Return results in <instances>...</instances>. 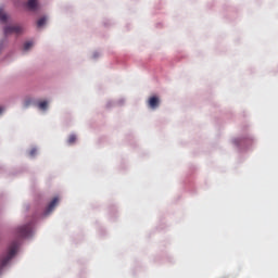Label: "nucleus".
<instances>
[{
  "mask_svg": "<svg viewBox=\"0 0 278 278\" xmlns=\"http://www.w3.org/2000/svg\"><path fill=\"white\" fill-rule=\"evenodd\" d=\"M49 103L47 101H42L38 103L39 110H47Z\"/></svg>",
  "mask_w": 278,
  "mask_h": 278,
  "instance_id": "9d476101",
  "label": "nucleus"
},
{
  "mask_svg": "<svg viewBox=\"0 0 278 278\" xmlns=\"http://www.w3.org/2000/svg\"><path fill=\"white\" fill-rule=\"evenodd\" d=\"M36 153H37V150L36 149H31L30 152H29V155L31 157H34V155H36Z\"/></svg>",
  "mask_w": 278,
  "mask_h": 278,
  "instance_id": "ddd939ff",
  "label": "nucleus"
},
{
  "mask_svg": "<svg viewBox=\"0 0 278 278\" xmlns=\"http://www.w3.org/2000/svg\"><path fill=\"white\" fill-rule=\"evenodd\" d=\"M16 251H18V242L17 241L13 242L9 247L7 255L3 256L2 260H0V270H1V268H3V266L8 265V262H10V260H12V257H14L16 255Z\"/></svg>",
  "mask_w": 278,
  "mask_h": 278,
  "instance_id": "f257e3e1",
  "label": "nucleus"
},
{
  "mask_svg": "<svg viewBox=\"0 0 278 278\" xmlns=\"http://www.w3.org/2000/svg\"><path fill=\"white\" fill-rule=\"evenodd\" d=\"M58 203H60V199L54 198L50 204L48 205L47 212H53V210L55 208V205H58Z\"/></svg>",
  "mask_w": 278,
  "mask_h": 278,
  "instance_id": "423d86ee",
  "label": "nucleus"
},
{
  "mask_svg": "<svg viewBox=\"0 0 278 278\" xmlns=\"http://www.w3.org/2000/svg\"><path fill=\"white\" fill-rule=\"evenodd\" d=\"M3 112V108H0V114Z\"/></svg>",
  "mask_w": 278,
  "mask_h": 278,
  "instance_id": "4468645a",
  "label": "nucleus"
},
{
  "mask_svg": "<svg viewBox=\"0 0 278 278\" xmlns=\"http://www.w3.org/2000/svg\"><path fill=\"white\" fill-rule=\"evenodd\" d=\"M160 97L157 96H152L148 99V108H150V110H157L160 108Z\"/></svg>",
  "mask_w": 278,
  "mask_h": 278,
  "instance_id": "20e7f679",
  "label": "nucleus"
},
{
  "mask_svg": "<svg viewBox=\"0 0 278 278\" xmlns=\"http://www.w3.org/2000/svg\"><path fill=\"white\" fill-rule=\"evenodd\" d=\"M34 103V100L31 98H27L24 101V108H29V105H31Z\"/></svg>",
  "mask_w": 278,
  "mask_h": 278,
  "instance_id": "f8f14e48",
  "label": "nucleus"
},
{
  "mask_svg": "<svg viewBox=\"0 0 278 278\" xmlns=\"http://www.w3.org/2000/svg\"><path fill=\"white\" fill-rule=\"evenodd\" d=\"M17 236L20 238H29V236H31V224H27L17 228Z\"/></svg>",
  "mask_w": 278,
  "mask_h": 278,
  "instance_id": "7ed1b4c3",
  "label": "nucleus"
},
{
  "mask_svg": "<svg viewBox=\"0 0 278 278\" xmlns=\"http://www.w3.org/2000/svg\"><path fill=\"white\" fill-rule=\"evenodd\" d=\"M28 10L31 12H35V10H38V0H28L26 3Z\"/></svg>",
  "mask_w": 278,
  "mask_h": 278,
  "instance_id": "39448f33",
  "label": "nucleus"
},
{
  "mask_svg": "<svg viewBox=\"0 0 278 278\" xmlns=\"http://www.w3.org/2000/svg\"><path fill=\"white\" fill-rule=\"evenodd\" d=\"M75 142H77V136L70 135V137L67 139V144H75Z\"/></svg>",
  "mask_w": 278,
  "mask_h": 278,
  "instance_id": "0eeeda50",
  "label": "nucleus"
},
{
  "mask_svg": "<svg viewBox=\"0 0 278 278\" xmlns=\"http://www.w3.org/2000/svg\"><path fill=\"white\" fill-rule=\"evenodd\" d=\"M34 47V42L27 41L24 43V51H29Z\"/></svg>",
  "mask_w": 278,
  "mask_h": 278,
  "instance_id": "1a4fd4ad",
  "label": "nucleus"
},
{
  "mask_svg": "<svg viewBox=\"0 0 278 278\" xmlns=\"http://www.w3.org/2000/svg\"><path fill=\"white\" fill-rule=\"evenodd\" d=\"M47 23V17H41L37 21V27H45Z\"/></svg>",
  "mask_w": 278,
  "mask_h": 278,
  "instance_id": "6e6552de",
  "label": "nucleus"
},
{
  "mask_svg": "<svg viewBox=\"0 0 278 278\" xmlns=\"http://www.w3.org/2000/svg\"><path fill=\"white\" fill-rule=\"evenodd\" d=\"M0 22L8 23V14L0 12Z\"/></svg>",
  "mask_w": 278,
  "mask_h": 278,
  "instance_id": "9b49d317",
  "label": "nucleus"
},
{
  "mask_svg": "<svg viewBox=\"0 0 278 278\" xmlns=\"http://www.w3.org/2000/svg\"><path fill=\"white\" fill-rule=\"evenodd\" d=\"M3 31H4V36H10L12 34H16V35L23 34V26L10 25V26L4 27Z\"/></svg>",
  "mask_w": 278,
  "mask_h": 278,
  "instance_id": "f03ea898",
  "label": "nucleus"
}]
</instances>
